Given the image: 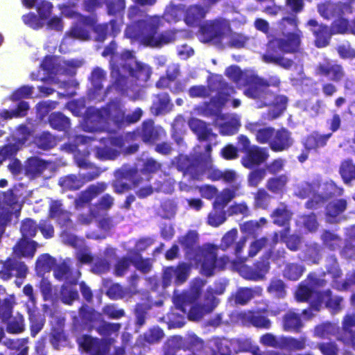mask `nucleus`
<instances>
[{
	"instance_id": "nucleus-16",
	"label": "nucleus",
	"mask_w": 355,
	"mask_h": 355,
	"mask_svg": "<svg viewBox=\"0 0 355 355\" xmlns=\"http://www.w3.org/2000/svg\"><path fill=\"white\" fill-rule=\"evenodd\" d=\"M28 272V268L26 264L15 259L7 258L3 263L0 274L4 280L10 279L12 277L24 278Z\"/></svg>"
},
{
	"instance_id": "nucleus-45",
	"label": "nucleus",
	"mask_w": 355,
	"mask_h": 355,
	"mask_svg": "<svg viewBox=\"0 0 355 355\" xmlns=\"http://www.w3.org/2000/svg\"><path fill=\"white\" fill-rule=\"evenodd\" d=\"M78 312L81 320L86 324L94 323L101 318V314L98 312L87 304H83L79 308Z\"/></svg>"
},
{
	"instance_id": "nucleus-25",
	"label": "nucleus",
	"mask_w": 355,
	"mask_h": 355,
	"mask_svg": "<svg viewBox=\"0 0 355 355\" xmlns=\"http://www.w3.org/2000/svg\"><path fill=\"white\" fill-rule=\"evenodd\" d=\"M209 8L200 4L189 6L184 13V21L191 26L197 25L203 19L208 12Z\"/></svg>"
},
{
	"instance_id": "nucleus-38",
	"label": "nucleus",
	"mask_w": 355,
	"mask_h": 355,
	"mask_svg": "<svg viewBox=\"0 0 355 355\" xmlns=\"http://www.w3.org/2000/svg\"><path fill=\"white\" fill-rule=\"evenodd\" d=\"M105 294L110 300H117L126 297H130L133 293L129 288L123 287L119 283H113L107 288Z\"/></svg>"
},
{
	"instance_id": "nucleus-63",
	"label": "nucleus",
	"mask_w": 355,
	"mask_h": 355,
	"mask_svg": "<svg viewBox=\"0 0 355 355\" xmlns=\"http://www.w3.org/2000/svg\"><path fill=\"white\" fill-rule=\"evenodd\" d=\"M37 228L45 239H48L53 237L54 227L49 219L40 220L37 224Z\"/></svg>"
},
{
	"instance_id": "nucleus-12",
	"label": "nucleus",
	"mask_w": 355,
	"mask_h": 355,
	"mask_svg": "<svg viewBox=\"0 0 355 355\" xmlns=\"http://www.w3.org/2000/svg\"><path fill=\"white\" fill-rule=\"evenodd\" d=\"M104 146L96 147L97 157L101 159H114L124 147L125 141L122 137H103L100 139Z\"/></svg>"
},
{
	"instance_id": "nucleus-29",
	"label": "nucleus",
	"mask_w": 355,
	"mask_h": 355,
	"mask_svg": "<svg viewBox=\"0 0 355 355\" xmlns=\"http://www.w3.org/2000/svg\"><path fill=\"white\" fill-rule=\"evenodd\" d=\"M107 14L114 17L111 20H117L120 26L123 24V16L126 8L125 0H109L105 1Z\"/></svg>"
},
{
	"instance_id": "nucleus-43",
	"label": "nucleus",
	"mask_w": 355,
	"mask_h": 355,
	"mask_svg": "<svg viewBox=\"0 0 355 355\" xmlns=\"http://www.w3.org/2000/svg\"><path fill=\"white\" fill-rule=\"evenodd\" d=\"M318 71L320 74L324 75L333 80H338L343 76L340 66L331 64L329 62L321 64L319 67Z\"/></svg>"
},
{
	"instance_id": "nucleus-13",
	"label": "nucleus",
	"mask_w": 355,
	"mask_h": 355,
	"mask_svg": "<svg viewBox=\"0 0 355 355\" xmlns=\"http://www.w3.org/2000/svg\"><path fill=\"white\" fill-rule=\"evenodd\" d=\"M162 132L165 133L162 128L155 125L153 119H146L135 128L132 135L134 138H139L146 144L154 145L160 140Z\"/></svg>"
},
{
	"instance_id": "nucleus-18",
	"label": "nucleus",
	"mask_w": 355,
	"mask_h": 355,
	"mask_svg": "<svg viewBox=\"0 0 355 355\" xmlns=\"http://www.w3.org/2000/svg\"><path fill=\"white\" fill-rule=\"evenodd\" d=\"M120 23L117 20H110L108 22L102 24L96 22L92 28L95 34V40L98 42H103L108 36L113 37L117 36L121 31L122 26H120Z\"/></svg>"
},
{
	"instance_id": "nucleus-11",
	"label": "nucleus",
	"mask_w": 355,
	"mask_h": 355,
	"mask_svg": "<svg viewBox=\"0 0 355 355\" xmlns=\"http://www.w3.org/2000/svg\"><path fill=\"white\" fill-rule=\"evenodd\" d=\"M201 42L218 45L222 41V19L208 20L202 24L198 31Z\"/></svg>"
},
{
	"instance_id": "nucleus-21",
	"label": "nucleus",
	"mask_w": 355,
	"mask_h": 355,
	"mask_svg": "<svg viewBox=\"0 0 355 355\" xmlns=\"http://www.w3.org/2000/svg\"><path fill=\"white\" fill-rule=\"evenodd\" d=\"M48 216L49 218L54 219L61 227L72 224L71 213L62 208L60 200H52L50 202Z\"/></svg>"
},
{
	"instance_id": "nucleus-33",
	"label": "nucleus",
	"mask_w": 355,
	"mask_h": 355,
	"mask_svg": "<svg viewBox=\"0 0 355 355\" xmlns=\"http://www.w3.org/2000/svg\"><path fill=\"white\" fill-rule=\"evenodd\" d=\"M307 25L311 27V31L315 36V44L318 47H324L327 45L330 38L329 31L327 26L318 25L314 19L308 21Z\"/></svg>"
},
{
	"instance_id": "nucleus-50",
	"label": "nucleus",
	"mask_w": 355,
	"mask_h": 355,
	"mask_svg": "<svg viewBox=\"0 0 355 355\" xmlns=\"http://www.w3.org/2000/svg\"><path fill=\"white\" fill-rule=\"evenodd\" d=\"M331 135V134L322 135L314 132L306 138L304 145L308 149H315L322 147L326 144Z\"/></svg>"
},
{
	"instance_id": "nucleus-42",
	"label": "nucleus",
	"mask_w": 355,
	"mask_h": 355,
	"mask_svg": "<svg viewBox=\"0 0 355 355\" xmlns=\"http://www.w3.org/2000/svg\"><path fill=\"white\" fill-rule=\"evenodd\" d=\"M189 272L190 266L186 263H181L175 268H168L167 271L165 272V275L173 273L175 276V284H182L187 279Z\"/></svg>"
},
{
	"instance_id": "nucleus-15",
	"label": "nucleus",
	"mask_w": 355,
	"mask_h": 355,
	"mask_svg": "<svg viewBox=\"0 0 355 355\" xmlns=\"http://www.w3.org/2000/svg\"><path fill=\"white\" fill-rule=\"evenodd\" d=\"M199 114L206 117L214 119L219 128V132L222 133V96H216L210 98L209 101L204 102L197 107Z\"/></svg>"
},
{
	"instance_id": "nucleus-3",
	"label": "nucleus",
	"mask_w": 355,
	"mask_h": 355,
	"mask_svg": "<svg viewBox=\"0 0 355 355\" xmlns=\"http://www.w3.org/2000/svg\"><path fill=\"white\" fill-rule=\"evenodd\" d=\"M221 293V291L209 287L205 292L202 304L198 303L200 295L198 291L177 295L174 303L178 309L187 315L190 321H199L205 314L211 313L218 305L220 300L217 296Z\"/></svg>"
},
{
	"instance_id": "nucleus-61",
	"label": "nucleus",
	"mask_w": 355,
	"mask_h": 355,
	"mask_svg": "<svg viewBox=\"0 0 355 355\" xmlns=\"http://www.w3.org/2000/svg\"><path fill=\"white\" fill-rule=\"evenodd\" d=\"M19 150V145L17 143L7 144L0 148V163H2L7 159L15 157Z\"/></svg>"
},
{
	"instance_id": "nucleus-27",
	"label": "nucleus",
	"mask_w": 355,
	"mask_h": 355,
	"mask_svg": "<svg viewBox=\"0 0 355 355\" xmlns=\"http://www.w3.org/2000/svg\"><path fill=\"white\" fill-rule=\"evenodd\" d=\"M246 128L255 135L256 140L260 144H266L275 136V130L270 127H263L259 123H248Z\"/></svg>"
},
{
	"instance_id": "nucleus-2",
	"label": "nucleus",
	"mask_w": 355,
	"mask_h": 355,
	"mask_svg": "<svg viewBox=\"0 0 355 355\" xmlns=\"http://www.w3.org/2000/svg\"><path fill=\"white\" fill-rule=\"evenodd\" d=\"M226 76L239 87H246L245 96L252 98L263 99L265 105L272 104L274 110L269 112L268 119L278 117L286 109L287 98L284 96H275L268 89L267 83L251 71L242 72L236 66H232L225 71Z\"/></svg>"
},
{
	"instance_id": "nucleus-48",
	"label": "nucleus",
	"mask_w": 355,
	"mask_h": 355,
	"mask_svg": "<svg viewBox=\"0 0 355 355\" xmlns=\"http://www.w3.org/2000/svg\"><path fill=\"white\" fill-rule=\"evenodd\" d=\"M123 179H116L112 181V185L114 187V192L121 194L131 189H136L142 180L144 179H129L131 180L130 184L122 182Z\"/></svg>"
},
{
	"instance_id": "nucleus-64",
	"label": "nucleus",
	"mask_w": 355,
	"mask_h": 355,
	"mask_svg": "<svg viewBox=\"0 0 355 355\" xmlns=\"http://www.w3.org/2000/svg\"><path fill=\"white\" fill-rule=\"evenodd\" d=\"M339 172L342 178H355V163L350 159L344 160L340 164Z\"/></svg>"
},
{
	"instance_id": "nucleus-14",
	"label": "nucleus",
	"mask_w": 355,
	"mask_h": 355,
	"mask_svg": "<svg viewBox=\"0 0 355 355\" xmlns=\"http://www.w3.org/2000/svg\"><path fill=\"white\" fill-rule=\"evenodd\" d=\"M58 166L53 161L44 160L36 156L26 159L23 165L24 173L28 178L40 176L46 170L55 171Z\"/></svg>"
},
{
	"instance_id": "nucleus-7",
	"label": "nucleus",
	"mask_w": 355,
	"mask_h": 355,
	"mask_svg": "<svg viewBox=\"0 0 355 355\" xmlns=\"http://www.w3.org/2000/svg\"><path fill=\"white\" fill-rule=\"evenodd\" d=\"M295 297L297 301L301 302L310 299L311 303V310H305L303 312L304 315H307V318H311L313 315L312 313L309 314L312 310H319L318 304H315V297H317L319 303H325L327 307L334 311H338L341 309L340 303L343 301V299L340 297L335 296L331 297V292L329 291H326L322 295H320L317 293H313L308 287L303 286H300L297 290L295 293Z\"/></svg>"
},
{
	"instance_id": "nucleus-54",
	"label": "nucleus",
	"mask_w": 355,
	"mask_h": 355,
	"mask_svg": "<svg viewBox=\"0 0 355 355\" xmlns=\"http://www.w3.org/2000/svg\"><path fill=\"white\" fill-rule=\"evenodd\" d=\"M132 265V258L123 256L119 258L114 264V274L116 277H123Z\"/></svg>"
},
{
	"instance_id": "nucleus-31",
	"label": "nucleus",
	"mask_w": 355,
	"mask_h": 355,
	"mask_svg": "<svg viewBox=\"0 0 355 355\" xmlns=\"http://www.w3.org/2000/svg\"><path fill=\"white\" fill-rule=\"evenodd\" d=\"M198 241V234L193 230H189L184 236L178 238V242L183 248L187 259H189L196 251Z\"/></svg>"
},
{
	"instance_id": "nucleus-40",
	"label": "nucleus",
	"mask_w": 355,
	"mask_h": 355,
	"mask_svg": "<svg viewBox=\"0 0 355 355\" xmlns=\"http://www.w3.org/2000/svg\"><path fill=\"white\" fill-rule=\"evenodd\" d=\"M56 266V259L49 254L39 256L36 260L35 269L38 273L49 272Z\"/></svg>"
},
{
	"instance_id": "nucleus-41",
	"label": "nucleus",
	"mask_w": 355,
	"mask_h": 355,
	"mask_svg": "<svg viewBox=\"0 0 355 355\" xmlns=\"http://www.w3.org/2000/svg\"><path fill=\"white\" fill-rule=\"evenodd\" d=\"M37 230V224L33 219L26 218L22 220L20 225L21 239L31 240L35 236Z\"/></svg>"
},
{
	"instance_id": "nucleus-24",
	"label": "nucleus",
	"mask_w": 355,
	"mask_h": 355,
	"mask_svg": "<svg viewBox=\"0 0 355 355\" xmlns=\"http://www.w3.org/2000/svg\"><path fill=\"white\" fill-rule=\"evenodd\" d=\"M143 180L139 184V186L137 188L135 193L138 198L143 199L150 196L154 190L157 192H162L164 193H171L173 190V183L170 181V179H164V181L155 189L151 185L140 186Z\"/></svg>"
},
{
	"instance_id": "nucleus-49",
	"label": "nucleus",
	"mask_w": 355,
	"mask_h": 355,
	"mask_svg": "<svg viewBox=\"0 0 355 355\" xmlns=\"http://www.w3.org/2000/svg\"><path fill=\"white\" fill-rule=\"evenodd\" d=\"M106 79V72L100 67H95L89 78L94 92H98L102 90L103 82Z\"/></svg>"
},
{
	"instance_id": "nucleus-47",
	"label": "nucleus",
	"mask_w": 355,
	"mask_h": 355,
	"mask_svg": "<svg viewBox=\"0 0 355 355\" xmlns=\"http://www.w3.org/2000/svg\"><path fill=\"white\" fill-rule=\"evenodd\" d=\"M76 342L78 346L86 352L98 353L97 349L99 346V343L97 338H94L91 336L85 334L78 337Z\"/></svg>"
},
{
	"instance_id": "nucleus-22",
	"label": "nucleus",
	"mask_w": 355,
	"mask_h": 355,
	"mask_svg": "<svg viewBox=\"0 0 355 355\" xmlns=\"http://www.w3.org/2000/svg\"><path fill=\"white\" fill-rule=\"evenodd\" d=\"M110 76L114 81L112 85H110L106 89V93L109 92L110 88L114 87L117 92L124 94L128 92V77L121 73L120 67L119 64L114 62V58L112 57L110 62Z\"/></svg>"
},
{
	"instance_id": "nucleus-5",
	"label": "nucleus",
	"mask_w": 355,
	"mask_h": 355,
	"mask_svg": "<svg viewBox=\"0 0 355 355\" xmlns=\"http://www.w3.org/2000/svg\"><path fill=\"white\" fill-rule=\"evenodd\" d=\"M105 116L118 128L124 127L125 111L119 101H111L103 109L88 107L85 114V121L92 128H97L105 122Z\"/></svg>"
},
{
	"instance_id": "nucleus-4",
	"label": "nucleus",
	"mask_w": 355,
	"mask_h": 355,
	"mask_svg": "<svg viewBox=\"0 0 355 355\" xmlns=\"http://www.w3.org/2000/svg\"><path fill=\"white\" fill-rule=\"evenodd\" d=\"M201 146L197 145L193 153L189 155L179 154L175 157L172 164L175 162L178 171L182 172L184 177L199 178L207 171L212 169L210 144L204 146L205 151H201Z\"/></svg>"
},
{
	"instance_id": "nucleus-30",
	"label": "nucleus",
	"mask_w": 355,
	"mask_h": 355,
	"mask_svg": "<svg viewBox=\"0 0 355 355\" xmlns=\"http://www.w3.org/2000/svg\"><path fill=\"white\" fill-rule=\"evenodd\" d=\"M188 124L189 128L198 136L200 141H207L211 136H215L212 133L211 129L208 127L207 123L200 119L191 118Z\"/></svg>"
},
{
	"instance_id": "nucleus-20",
	"label": "nucleus",
	"mask_w": 355,
	"mask_h": 355,
	"mask_svg": "<svg viewBox=\"0 0 355 355\" xmlns=\"http://www.w3.org/2000/svg\"><path fill=\"white\" fill-rule=\"evenodd\" d=\"M232 322H241L247 325L252 324L253 326L259 328L268 329L270 322L263 316L254 315L252 311H241L232 313Z\"/></svg>"
},
{
	"instance_id": "nucleus-28",
	"label": "nucleus",
	"mask_w": 355,
	"mask_h": 355,
	"mask_svg": "<svg viewBox=\"0 0 355 355\" xmlns=\"http://www.w3.org/2000/svg\"><path fill=\"white\" fill-rule=\"evenodd\" d=\"M293 144L290 133L285 129L275 132L274 137L270 141V146L274 151H283Z\"/></svg>"
},
{
	"instance_id": "nucleus-55",
	"label": "nucleus",
	"mask_w": 355,
	"mask_h": 355,
	"mask_svg": "<svg viewBox=\"0 0 355 355\" xmlns=\"http://www.w3.org/2000/svg\"><path fill=\"white\" fill-rule=\"evenodd\" d=\"M150 309V305L146 303H137L135 306V324L141 327L146 323L148 312Z\"/></svg>"
},
{
	"instance_id": "nucleus-51",
	"label": "nucleus",
	"mask_w": 355,
	"mask_h": 355,
	"mask_svg": "<svg viewBox=\"0 0 355 355\" xmlns=\"http://www.w3.org/2000/svg\"><path fill=\"white\" fill-rule=\"evenodd\" d=\"M345 339L355 348V315H348L343 321Z\"/></svg>"
},
{
	"instance_id": "nucleus-44",
	"label": "nucleus",
	"mask_w": 355,
	"mask_h": 355,
	"mask_svg": "<svg viewBox=\"0 0 355 355\" xmlns=\"http://www.w3.org/2000/svg\"><path fill=\"white\" fill-rule=\"evenodd\" d=\"M262 289L259 287H256L253 289L241 288L237 291L234 297L235 302L236 304H245L255 295H260Z\"/></svg>"
},
{
	"instance_id": "nucleus-59",
	"label": "nucleus",
	"mask_w": 355,
	"mask_h": 355,
	"mask_svg": "<svg viewBox=\"0 0 355 355\" xmlns=\"http://www.w3.org/2000/svg\"><path fill=\"white\" fill-rule=\"evenodd\" d=\"M132 265L142 274H147L152 269L151 259L150 258L144 259L139 254L132 258Z\"/></svg>"
},
{
	"instance_id": "nucleus-19",
	"label": "nucleus",
	"mask_w": 355,
	"mask_h": 355,
	"mask_svg": "<svg viewBox=\"0 0 355 355\" xmlns=\"http://www.w3.org/2000/svg\"><path fill=\"white\" fill-rule=\"evenodd\" d=\"M107 188L104 182H98L89 185L85 190L82 191L74 200V207L76 210L83 209L92 200L103 193Z\"/></svg>"
},
{
	"instance_id": "nucleus-10",
	"label": "nucleus",
	"mask_w": 355,
	"mask_h": 355,
	"mask_svg": "<svg viewBox=\"0 0 355 355\" xmlns=\"http://www.w3.org/2000/svg\"><path fill=\"white\" fill-rule=\"evenodd\" d=\"M13 302L6 298L0 300V323L6 324V331L11 334H20L24 331V320L21 315L12 316Z\"/></svg>"
},
{
	"instance_id": "nucleus-53",
	"label": "nucleus",
	"mask_w": 355,
	"mask_h": 355,
	"mask_svg": "<svg viewBox=\"0 0 355 355\" xmlns=\"http://www.w3.org/2000/svg\"><path fill=\"white\" fill-rule=\"evenodd\" d=\"M259 271H253L248 268H243L241 270V275L248 279L259 280L261 279L263 275L268 269V262L263 261L261 267H257Z\"/></svg>"
},
{
	"instance_id": "nucleus-23",
	"label": "nucleus",
	"mask_w": 355,
	"mask_h": 355,
	"mask_svg": "<svg viewBox=\"0 0 355 355\" xmlns=\"http://www.w3.org/2000/svg\"><path fill=\"white\" fill-rule=\"evenodd\" d=\"M164 337L163 329L159 326H154L148 329L142 335H140L137 340L136 345L139 347H145L148 345L159 343Z\"/></svg>"
},
{
	"instance_id": "nucleus-58",
	"label": "nucleus",
	"mask_w": 355,
	"mask_h": 355,
	"mask_svg": "<svg viewBox=\"0 0 355 355\" xmlns=\"http://www.w3.org/2000/svg\"><path fill=\"white\" fill-rule=\"evenodd\" d=\"M284 329L288 331H298L302 327L299 316L293 312H288L284 318Z\"/></svg>"
},
{
	"instance_id": "nucleus-34",
	"label": "nucleus",
	"mask_w": 355,
	"mask_h": 355,
	"mask_svg": "<svg viewBox=\"0 0 355 355\" xmlns=\"http://www.w3.org/2000/svg\"><path fill=\"white\" fill-rule=\"evenodd\" d=\"M48 122L51 128L58 131H67L71 126L69 117L61 112H53L48 117Z\"/></svg>"
},
{
	"instance_id": "nucleus-57",
	"label": "nucleus",
	"mask_w": 355,
	"mask_h": 355,
	"mask_svg": "<svg viewBox=\"0 0 355 355\" xmlns=\"http://www.w3.org/2000/svg\"><path fill=\"white\" fill-rule=\"evenodd\" d=\"M207 87L209 92H216V96H222V76L219 74L210 73L207 77Z\"/></svg>"
},
{
	"instance_id": "nucleus-17",
	"label": "nucleus",
	"mask_w": 355,
	"mask_h": 355,
	"mask_svg": "<svg viewBox=\"0 0 355 355\" xmlns=\"http://www.w3.org/2000/svg\"><path fill=\"white\" fill-rule=\"evenodd\" d=\"M269 157L268 150L252 145L242 158V164L245 168H253L265 162Z\"/></svg>"
},
{
	"instance_id": "nucleus-46",
	"label": "nucleus",
	"mask_w": 355,
	"mask_h": 355,
	"mask_svg": "<svg viewBox=\"0 0 355 355\" xmlns=\"http://www.w3.org/2000/svg\"><path fill=\"white\" fill-rule=\"evenodd\" d=\"M72 286L73 285L65 283L60 288L61 301L67 305H71L79 297L78 291Z\"/></svg>"
},
{
	"instance_id": "nucleus-62",
	"label": "nucleus",
	"mask_w": 355,
	"mask_h": 355,
	"mask_svg": "<svg viewBox=\"0 0 355 355\" xmlns=\"http://www.w3.org/2000/svg\"><path fill=\"white\" fill-rule=\"evenodd\" d=\"M162 169V164L150 157L144 162L141 172L144 175L155 174Z\"/></svg>"
},
{
	"instance_id": "nucleus-32",
	"label": "nucleus",
	"mask_w": 355,
	"mask_h": 355,
	"mask_svg": "<svg viewBox=\"0 0 355 355\" xmlns=\"http://www.w3.org/2000/svg\"><path fill=\"white\" fill-rule=\"evenodd\" d=\"M33 143L40 150H49L56 146L58 140L50 132L43 131L33 137Z\"/></svg>"
},
{
	"instance_id": "nucleus-37",
	"label": "nucleus",
	"mask_w": 355,
	"mask_h": 355,
	"mask_svg": "<svg viewBox=\"0 0 355 355\" xmlns=\"http://www.w3.org/2000/svg\"><path fill=\"white\" fill-rule=\"evenodd\" d=\"M171 105V99L167 93H160L156 96L150 107V111L154 115H159L168 111Z\"/></svg>"
},
{
	"instance_id": "nucleus-56",
	"label": "nucleus",
	"mask_w": 355,
	"mask_h": 355,
	"mask_svg": "<svg viewBox=\"0 0 355 355\" xmlns=\"http://www.w3.org/2000/svg\"><path fill=\"white\" fill-rule=\"evenodd\" d=\"M36 245L35 241L21 239L18 244L20 254L24 257L32 258L35 254Z\"/></svg>"
},
{
	"instance_id": "nucleus-8",
	"label": "nucleus",
	"mask_w": 355,
	"mask_h": 355,
	"mask_svg": "<svg viewBox=\"0 0 355 355\" xmlns=\"http://www.w3.org/2000/svg\"><path fill=\"white\" fill-rule=\"evenodd\" d=\"M69 16L74 17L76 19L66 33V35L71 38L80 41L89 40L92 26H94L96 22H98L96 15H85L77 12H72Z\"/></svg>"
},
{
	"instance_id": "nucleus-26",
	"label": "nucleus",
	"mask_w": 355,
	"mask_h": 355,
	"mask_svg": "<svg viewBox=\"0 0 355 355\" xmlns=\"http://www.w3.org/2000/svg\"><path fill=\"white\" fill-rule=\"evenodd\" d=\"M53 275L55 278L59 281L64 280L67 284L76 286L78 282V279L80 275L79 272L76 275H73V272L69 266L62 262L54 268Z\"/></svg>"
},
{
	"instance_id": "nucleus-1",
	"label": "nucleus",
	"mask_w": 355,
	"mask_h": 355,
	"mask_svg": "<svg viewBox=\"0 0 355 355\" xmlns=\"http://www.w3.org/2000/svg\"><path fill=\"white\" fill-rule=\"evenodd\" d=\"M128 18L131 21L125 29V35L130 38H139L146 46L160 48L176 40L177 31L166 30L159 33L164 25L163 17L148 15L136 5L130 6Z\"/></svg>"
},
{
	"instance_id": "nucleus-39",
	"label": "nucleus",
	"mask_w": 355,
	"mask_h": 355,
	"mask_svg": "<svg viewBox=\"0 0 355 355\" xmlns=\"http://www.w3.org/2000/svg\"><path fill=\"white\" fill-rule=\"evenodd\" d=\"M278 44L280 50L284 52H292L295 51L300 44V36L297 33H293L286 36V40L271 42L270 46Z\"/></svg>"
},
{
	"instance_id": "nucleus-52",
	"label": "nucleus",
	"mask_w": 355,
	"mask_h": 355,
	"mask_svg": "<svg viewBox=\"0 0 355 355\" xmlns=\"http://www.w3.org/2000/svg\"><path fill=\"white\" fill-rule=\"evenodd\" d=\"M240 126V120L235 114L223 115V135L234 134Z\"/></svg>"
},
{
	"instance_id": "nucleus-35",
	"label": "nucleus",
	"mask_w": 355,
	"mask_h": 355,
	"mask_svg": "<svg viewBox=\"0 0 355 355\" xmlns=\"http://www.w3.org/2000/svg\"><path fill=\"white\" fill-rule=\"evenodd\" d=\"M30 323L31 335L35 337L43 329L45 324V318L38 309H29L28 311Z\"/></svg>"
},
{
	"instance_id": "nucleus-6",
	"label": "nucleus",
	"mask_w": 355,
	"mask_h": 355,
	"mask_svg": "<svg viewBox=\"0 0 355 355\" xmlns=\"http://www.w3.org/2000/svg\"><path fill=\"white\" fill-rule=\"evenodd\" d=\"M218 250V245L204 243L197 247L189 260H192L197 266H200L204 275L211 277L214 274L217 266Z\"/></svg>"
},
{
	"instance_id": "nucleus-60",
	"label": "nucleus",
	"mask_w": 355,
	"mask_h": 355,
	"mask_svg": "<svg viewBox=\"0 0 355 355\" xmlns=\"http://www.w3.org/2000/svg\"><path fill=\"white\" fill-rule=\"evenodd\" d=\"M339 15L340 16L334 21L332 25V33H350L352 24H349L347 19L343 17L345 15H342V13H340Z\"/></svg>"
},
{
	"instance_id": "nucleus-9",
	"label": "nucleus",
	"mask_w": 355,
	"mask_h": 355,
	"mask_svg": "<svg viewBox=\"0 0 355 355\" xmlns=\"http://www.w3.org/2000/svg\"><path fill=\"white\" fill-rule=\"evenodd\" d=\"M130 60H124L122 64V69L125 72L128 73L132 81L135 85H141L146 83L151 75V68L146 64L133 60L134 55L130 51H126L122 55Z\"/></svg>"
},
{
	"instance_id": "nucleus-36",
	"label": "nucleus",
	"mask_w": 355,
	"mask_h": 355,
	"mask_svg": "<svg viewBox=\"0 0 355 355\" xmlns=\"http://www.w3.org/2000/svg\"><path fill=\"white\" fill-rule=\"evenodd\" d=\"M318 11L323 17L330 18L337 12H338V15L340 13H342V15L351 13L352 8L348 5H343L342 7H340V6L327 2L319 5Z\"/></svg>"
}]
</instances>
